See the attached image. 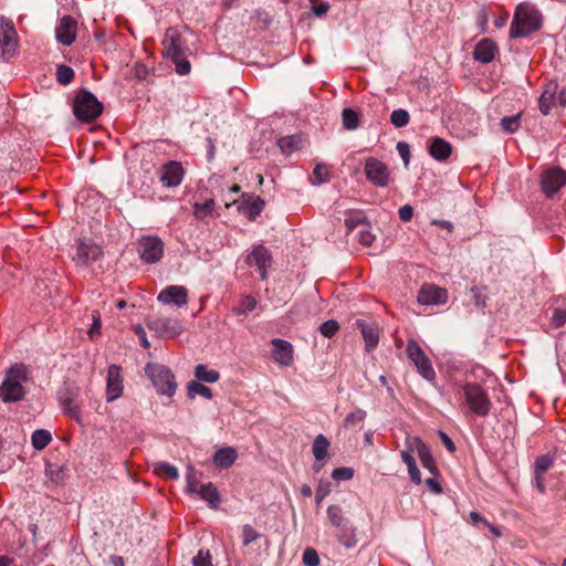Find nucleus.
I'll list each match as a JSON object with an SVG mask.
<instances>
[{"instance_id": "nucleus-59", "label": "nucleus", "mask_w": 566, "mask_h": 566, "mask_svg": "<svg viewBox=\"0 0 566 566\" xmlns=\"http://www.w3.org/2000/svg\"><path fill=\"white\" fill-rule=\"evenodd\" d=\"M430 224L437 226V227L448 231L449 233L452 232V230H453V224L448 220L432 219L430 221Z\"/></svg>"}, {"instance_id": "nucleus-19", "label": "nucleus", "mask_w": 566, "mask_h": 566, "mask_svg": "<svg viewBox=\"0 0 566 566\" xmlns=\"http://www.w3.org/2000/svg\"><path fill=\"white\" fill-rule=\"evenodd\" d=\"M77 22L71 15L62 17L55 28L56 41L63 45H71L76 39Z\"/></svg>"}, {"instance_id": "nucleus-2", "label": "nucleus", "mask_w": 566, "mask_h": 566, "mask_svg": "<svg viewBox=\"0 0 566 566\" xmlns=\"http://www.w3.org/2000/svg\"><path fill=\"white\" fill-rule=\"evenodd\" d=\"M164 55L171 60L179 75H187L191 71V64L187 59V41L177 28H168L163 39Z\"/></svg>"}, {"instance_id": "nucleus-46", "label": "nucleus", "mask_w": 566, "mask_h": 566, "mask_svg": "<svg viewBox=\"0 0 566 566\" xmlns=\"http://www.w3.org/2000/svg\"><path fill=\"white\" fill-rule=\"evenodd\" d=\"M261 537V534L256 532L251 525L247 524L242 527V544L244 546L250 545L252 542Z\"/></svg>"}, {"instance_id": "nucleus-64", "label": "nucleus", "mask_w": 566, "mask_h": 566, "mask_svg": "<svg viewBox=\"0 0 566 566\" xmlns=\"http://www.w3.org/2000/svg\"><path fill=\"white\" fill-rule=\"evenodd\" d=\"M470 522L473 525H478L481 523L485 526V524L488 523V520L485 517H483L480 513L473 511L470 513Z\"/></svg>"}, {"instance_id": "nucleus-23", "label": "nucleus", "mask_w": 566, "mask_h": 566, "mask_svg": "<svg viewBox=\"0 0 566 566\" xmlns=\"http://www.w3.org/2000/svg\"><path fill=\"white\" fill-rule=\"evenodd\" d=\"M497 52L496 44L488 38L480 40L473 51L474 60L481 63H490Z\"/></svg>"}, {"instance_id": "nucleus-58", "label": "nucleus", "mask_w": 566, "mask_h": 566, "mask_svg": "<svg viewBox=\"0 0 566 566\" xmlns=\"http://www.w3.org/2000/svg\"><path fill=\"white\" fill-rule=\"evenodd\" d=\"M408 473H409V476H410V480L415 483V484H420L421 483V473L417 467V463L413 464V465H410L408 468Z\"/></svg>"}, {"instance_id": "nucleus-6", "label": "nucleus", "mask_w": 566, "mask_h": 566, "mask_svg": "<svg viewBox=\"0 0 566 566\" xmlns=\"http://www.w3.org/2000/svg\"><path fill=\"white\" fill-rule=\"evenodd\" d=\"M103 112V104L98 102L96 96L86 91L81 90L76 93L73 102V113L75 117L83 122H92Z\"/></svg>"}, {"instance_id": "nucleus-13", "label": "nucleus", "mask_w": 566, "mask_h": 566, "mask_svg": "<svg viewBox=\"0 0 566 566\" xmlns=\"http://www.w3.org/2000/svg\"><path fill=\"white\" fill-rule=\"evenodd\" d=\"M233 205H237L239 213L253 221L262 212L264 208V201L255 195L242 193L239 199L233 200Z\"/></svg>"}, {"instance_id": "nucleus-62", "label": "nucleus", "mask_w": 566, "mask_h": 566, "mask_svg": "<svg viewBox=\"0 0 566 566\" xmlns=\"http://www.w3.org/2000/svg\"><path fill=\"white\" fill-rule=\"evenodd\" d=\"M329 10V4L327 2H321L312 8V11L315 15L322 17Z\"/></svg>"}, {"instance_id": "nucleus-14", "label": "nucleus", "mask_w": 566, "mask_h": 566, "mask_svg": "<svg viewBox=\"0 0 566 566\" xmlns=\"http://www.w3.org/2000/svg\"><path fill=\"white\" fill-rule=\"evenodd\" d=\"M101 254L102 249L99 245L95 244L91 240L80 239L76 241L73 261L77 264L87 265L88 263L96 261Z\"/></svg>"}, {"instance_id": "nucleus-1", "label": "nucleus", "mask_w": 566, "mask_h": 566, "mask_svg": "<svg viewBox=\"0 0 566 566\" xmlns=\"http://www.w3.org/2000/svg\"><path fill=\"white\" fill-rule=\"evenodd\" d=\"M455 397L459 407L469 416L485 418L493 408L488 390L476 382L458 384Z\"/></svg>"}, {"instance_id": "nucleus-18", "label": "nucleus", "mask_w": 566, "mask_h": 566, "mask_svg": "<svg viewBox=\"0 0 566 566\" xmlns=\"http://www.w3.org/2000/svg\"><path fill=\"white\" fill-rule=\"evenodd\" d=\"M185 170L180 163L170 160L160 168L159 179L163 186L174 188L181 184Z\"/></svg>"}, {"instance_id": "nucleus-24", "label": "nucleus", "mask_w": 566, "mask_h": 566, "mask_svg": "<svg viewBox=\"0 0 566 566\" xmlns=\"http://www.w3.org/2000/svg\"><path fill=\"white\" fill-rule=\"evenodd\" d=\"M451 144L441 137H434L431 139L429 145V154L432 158L438 161H443L451 155Z\"/></svg>"}, {"instance_id": "nucleus-45", "label": "nucleus", "mask_w": 566, "mask_h": 566, "mask_svg": "<svg viewBox=\"0 0 566 566\" xmlns=\"http://www.w3.org/2000/svg\"><path fill=\"white\" fill-rule=\"evenodd\" d=\"M256 306V300L253 296H244L240 304L233 310L237 315H243L252 312Z\"/></svg>"}, {"instance_id": "nucleus-42", "label": "nucleus", "mask_w": 566, "mask_h": 566, "mask_svg": "<svg viewBox=\"0 0 566 566\" xmlns=\"http://www.w3.org/2000/svg\"><path fill=\"white\" fill-rule=\"evenodd\" d=\"M313 185L318 186L325 184L331 178L329 168L325 164H317L313 170Z\"/></svg>"}, {"instance_id": "nucleus-16", "label": "nucleus", "mask_w": 566, "mask_h": 566, "mask_svg": "<svg viewBox=\"0 0 566 566\" xmlns=\"http://www.w3.org/2000/svg\"><path fill=\"white\" fill-rule=\"evenodd\" d=\"M124 379L122 376V367L111 365L107 370L106 379V401L113 402L123 395Z\"/></svg>"}, {"instance_id": "nucleus-26", "label": "nucleus", "mask_w": 566, "mask_h": 566, "mask_svg": "<svg viewBox=\"0 0 566 566\" xmlns=\"http://www.w3.org/2000/svg\"><path fill=\"white\" fill-rule=\"evenodd\" d=\"M357 530L348 522L342 527L337 528L336 537L338 542L347 549L354 548L357 545Z\"/></svg>"}, {"instance_id": "nucleus-47", "label": "nucleus", "mask_w": 566, "mask_h": 566, "mask_svg": "<svg viewBox=\"0 0 566 566\" xmlns=\"http://www.w3.org/2000/svg\"><path fill=\"white\" fill-rule=\"evenodd\" d=\"M338 329H339V325L334 319L326 321L319 325L321 334L327 338L333 337L337 333Z\"/></svg>"}, {"instance_id": "nucleus-63", "label": "nucleus", "mask_w": 566, "mask_h": 566, "mask_svg": "<svg viewBox=\"0 0 566 566\" xmlns=\"http://www.w3.org/2000/svg\"><path fill=\"white\" fill-rule=\"evenodd\" d=\"M397 149L401 156V158L403 159V161L407 164L408 160H409V147L406 143L403 142H399L398 145H397Z\"/></svg>"}, {"instance_id": "nucleus-12", "label": "nucleus", "mask_w": 566, "mask_h": 566, "mask_svg": "<svg viewBox=\"0 0 566 566\" xmlns=\"http://www.w3.org/2000/svg\"><path fill=\"white\" fill-rule=\"evenodd\" d=\"M138 253L146 263H156L163 256L164 242L156 235L144 237L138 243Z\"/></svg>"}, {"instance_id": "nucleus-51", "label": "nucleus", "mask_w": 566, "mask_h": 566, "mask_svg": "<svg viewBox=\"0 0 566 566\" xmlns=\"http://www.w3.org/2000/svg\"><path fill=\"white\" fill-rule=\"evenodd\" d=\"M353 476H354V470L352 468H347V467L337 468L332 473V478L336 481H348Z\"/></svg>"}, {"instance_id": "nucleus-27", "label": "nucleus", "mask_w": 566, "mask_h": 566, "mask_svg": "<svg viewBox=\"0 0 566 566\" xmlns=\"http://www.w3.org/2000/svg\"><path fill=\"white\" fill-rule=\"evenodd\" d=\"M237 458V450L232 447H226L216 451L213 462L218 468L227 469L235 462Z\"/></svg>"}, {"instance_id": "nucleus-25", "label": "nucleus", "mask_w": 566, "mask_h": 566, "mask_svg": "<svg viewBox=\"0 0 566 566\" xmlns=\"http://www.w3.org/2000/svg\"><path fill=\"white\" fill-rule=\"evenodd\" d=\"M557 84L548 83L538 99V107L543 115H548L555 103Z\"/></svg>"}, {"instance_id": "nucleus-38", "label": "nucleus", "mask_w": 566, "mask_h": 566, "mask_svg": "<svg viewBox=\"0 0 566 566\" xmlns=\"http://www.w3.org/2000/svg\"><path fill=\"white\" fill-rule=\"evenodd\" d=\"M366 411L363 410V409H357L356 411L354 412H350L348 413L345 419H344V427L349 429V428H356V427H361V423L364 422V420L366 419Z\"/></svg>"}, {"instance_id": "nucleus-32", "label": "nucleus", "mask_w": 566, "mask_h": 566, "mask_svg": "<svg viewBox=\"0 0 566 566\" xmlns=\"http://www.w3.org/2000/svg\"><path fill=\"white\" fill-rule=\"evenodd\" d=\"M277 144L284 154L291 155L292 153L302 148L303 139L297 135H291L279 139Z\"/></svg>"}, {"instance_id": "nucleus-30", "label": "nucleus", "mask_w": 566, "mask_h": 566, "mask_svg": "<svg viewBox=\"0 0 566 566\" xmlns=\"http://www.w3.org/2000/svg\"><path fill=\"white\" fill-rule=\"evenodd\" d=\"M216 201L212 198L206 199L202 203L196 201L193 203V216L198 220H205L213 217Z\"/></svg>"}, {"instance_id": "nucleus-29", "label": "nucleus", "mask_w": 566, "mask_h": 566, "mask_svg": "<svg viewBox=\"0 0 566 566\" xmlns=\"http://www.w3.org/2000/svg\"><path fill=\"white\" fill-rule=\"evenodd\" d=\"M417 453L423 468L428 469L431 473H436V465L433 457L429 448L419 439H415Z\"/></svg>"}, {"instance_id": "nucleus-7", "label": "nucleus", "mask_w": 566, "mask_h": 566, "mask_svg": "<svg viewBox=\"0 0 566 566\" xmlns=\"http://www.w3.org/2000/svg\"><path fill=\"white\" fill-rule=\"evenodd\" d=\"M186 492L189 494H197L200 499L208 502V504L217 509L220 504V494L217 488L211 483L200 484L196 478V470L192 465L187 467L186 472Z\"/></svg>"}, {"instance_id": "nucleus-15", "label": "nucleus", "mask_w": 566, "mask_h": 566, "mask_svg": "<svg viewBox=\"0 0 566 566\" xmlns=\"http://www.w3.org/2000/svg\"><path fill=\"white\" fill-rule=\"evenodd\" d=\"M247 263L259 271L262 280H266V272L272 264V256L264 245H258L247 255Z\"/></svg>"}, {"instance_id": "nucleus-41", "label": "nucleus", "mask_w": 566, "mask_h": 566, "mask_svg": "<svg viewBox=\"0 0 566 566\" xmlns=\"http://www.w3.org/2000/svg\"><path fill=\"white\" fill-rule=\"evenodd\" d=\"M342 117H343V125L346 129L354 130L358 127L359 116L355 111H353L350 108H345L342 113Z\"/></svg>"}, {"instance_id": "nucleus-48", "label": "nucleus", "mask_w": 566, "mask_h": 566, "mask_svg": "<svg viewBox=\"0 0 566 566\" xmlns=\"http://www.w3.org/2000/svg\"><path fill=\"white\" fill-rule=\"evenodd\" d=\"M302 560L305 566H318L319 556L314 548L307 547L303 552Z\"/></svg>"}, {"instance_id": "nucleus-31", "label": "nucleus", "mask_w": 566, "mask_h": 566, "mask_svg": "<svg viewBox=\"0 0 566 566\" xmlns=\"http://www.w3.org/2000/svg\"><path fill=\"white\" fill-rule=\"evenodd\" d=\"M195 377L197 381L214 384L220 379V374L216 369L208 368L207 365L199 364L195 368Z\"/></svg>"}, {"instance_id": "nucleus-39", "label": "nucleus", "mask_w": 566, "mask_h": 566, "mask_svg": "<svg viewBox=\"0 0 566 566\" xmlns=\"http://www.w3.org/2000/svg\"><path fill=\"white\" fill-rule=\"evenodd\" d=\"M62 408L66 415L71 418L81 422L82 420V411L80 406L71 398H65L62 400Z\"/></svg>"}, {"instance_id": "nucleus-57", "label": "nucleus", "mask_w": 566, "mask_h": 566, "mask_svg": "<svg viewBox=\"0 0 566 566\" xmlns=\"http://www.w3.org/2000/svg\"><path fill=\"white\" fill-rule=\"evenodd\" d=\"M345 226L347 228V232H352L355 228H357L358 226H364L363 224V218L360 217H347L345 219Z\"/></svg>"}, {"instance_id": "nucleus-11", "label": "nucleus", "mask_w": 566, "mask_h": 566, "mask_svg": "<svg viewBox=\"0 0 566 566\" xmlns=\"http://www.w3.org/2000/svg\"><path fill=\"white\" fill-rule=\"evenodd\" d=\"M566 184V171L558 167L545 169L541 175V187L547 198H553Z\"/></svg>"}, {"instance_id": "nucleus-21", "label": "nucleus", "mask_w": 566, "mask_h": 566, "mask_svg": "<svg viewBox=\"0 0 566 566\" xmlns=\"http://www.w3.org/2000/svg\"><path fill=\"white\" fill-rule=\"evenodd\" d=\"M157 300L166 305L185 306L188 303V291L181 285H170L158 294Z\"/></svg>"}, {"instance_id": "nucleus-37", "label": "nucleus", "mask_w": 566, "mask_h": 566, "mask_svg": "<svg viewBox=\"0 0 566 566\" xmlns=\"http://www.w3.org/2000/svg\"><path fill=\"white\" fill-rule=\"evenodd\" d=\"M521 126V113L505 116L500 120L501 129L506 134H513L518 130Z\"/></svg>"}, {"instance_id": "nucleus-28", "label": "nucleus", "mask_w": 566, "mask_h": 566, "mask_svg": "<svg viewBox=\"0 0 566 566\" xmlns=\"http://www.w3.org/2000/svg\"><path fill=\"white\" fill-rule=\"evenodd\" d=\"M358 326L361 328L366 352H373L379 342L378 328L373 325H367L363 322H358Z\"/></svg>"}, {"instance_id": "nucleus-17", "label": "nucleus", "mask_w": 566, "mask_h": 566, "mask_svg": "<svg viewBox=\"0 0 566 566\" xmlns=\"http://www.w3.org/2000/svg\"><path fill=\"white\" fill-rule=\"evenodd\" d=\"M18 45V34L10 20L1 18L0 49L2 55L11 57Z\"/></svg>"}, {"instance_id": "nucleus-40", "label": "nucleus", "mask_w": 566, "mask_h": 566, "mask_svg": "<svg viewBox=\"0 0 566 566\" xmlns=\"http://www.w3.org/2000/svg\"><path fill=\"white\" fill-rule=\"evenodd\" d=\"M410 116L409 113L403 108H398L392 111L390 115V123L396 128H402L409 124Z\"/></svg>"}, {"instance_id": "nucleus-60", "label": "nucleus", "mask_w": 566, "mask_h": 566, "mask_svg": "<svg viewBox=\"0 0 566 566\" xmlns=\"http://www.w3.org/2000/svg\"><path fill=\"white\" fill-rule=\"evenodd\" d=\"M135 333L138 335L139 337V340H140V345L144 347V348H149L150 347V343L148 342L147 339V335H146V332L144 331V328L142 326H136L135 327Z\"/></svg>"}, {"instance_id": "nucleus-4", "label": "nucleus", "mask_w": 566, "mask_h": 566, "mask_svg": "<svg viewBox=\"0 0 566 566\" xmlns=\"http://www.w3.org/2000/svg\"><path fill=\"white\" fill-rule=\"evenodd\" d=\"M29 380V370L24 364L11 366L0 386V398L3 402H18L24 399V384Z\"/></svg>"}, {"instance_id": "nucleus-44", "label": "nucleus", "mask_w": 566, "mask_h": 566, "mask_svg": "<svg viewBox=\"0 0 566 566\" xmlns=\"http://www.w3.org/2000/svg\"><path fill=\"white\" fill-rule=\"evenodd\" d=\"M73 77L74 71L72 67L64 64L57 66L56 78L60 84L67 85L72 82Z\"/></svg>"}, {"instance_id": "nucleus-36", "label": "nucleus", "mask_w": 566, "mask_h": 566, "mask_svg": "<svg viewBox=\"0 0 566 566\" xmlns=\"http://www.w3.org/2000/svg\"><path fill=\"white\" fill-rule=\"evenodd\" d=\"M51 433L44 429H38L32 433L31 442L35 450H43L51 442Z\"/></svg>"}, {"instance_id": "nucleus-5", "label": "nucleus", "mask_w": 566, "mask_h": 566, "mask_svg": "<svg viewBox=\"0 0 566 566\" xmlns=\"http://www.w3.org/2000/svg\"><path fill=\"white\" fill-rule=\"evenodd\" d=\"M145 374L150 379L158 395L171 398L176 394L177 381L175 375L167 366L148 363L145 366Z\"/></svg>"}, {"instance_id": "nucleus-54", "label": "nucleus", "mask_w": 566, "mask_h": 566, "mask_svg": "<svg viewBox=\"0 0 566 566\" xmlns=\"http://www.w3.org/2000/svg\"><path fill=\"white\" fill-rule=\"evenodd\" d=\"M552 323L555 327H562L566 324V310L556 308L552 316Z\"/></svg>"}, {"instance_id": "nucleus-35", "label": "nucleus", "mask_w": 566, "mask_h": 566, "mask_svg": "<svg viewBox=\"0 0 566 566\" xmlns=\"http://www.w3.org/2000/svg\"><path fill=\"white\" fill-rule=\"evenodd\" d=\"M188 396L195 398L196 396H202L207 399L212 398V391L209 387L200 381L191 380L188 382Z\"/></svg>"}, {"instance_id": "nucleus-9", "label": "nucleus", "mask_w": 566, "mask_h": 566, "mask_svg": "<svg viewBox=\"0 0 566 566\" xmlns=\"http://www.w3.org/2000/svg\"><path fill=\"white\" fill-rule=\"evenodd\" d=\"M364 171L367 180L376 187H387L390 180V171L387 165L375 157L365 160Z\"/></svg>"}, {"instance_id": "nucleus-8", "label": "nucleus", "mask_w": 566, "mask_h": 566, "mask_svg": "<svg viewBox=\"0 0 566 566\" xmlns=\"http://www.w3.org/2000/svg\"><path fill=\"white\" fill-rule=\"evenodd\" d=\"M406 354L408 359L413 364L419 375L428 381L436 379V371L428 356L424 354L420 345L410 339L407 343Z\"/></svg>"}, {"instance_id": "nucleus-33", "label": "nucleus", "mask_w": 566, "mask_h": 566, "mask_svg": "<svg viewBox=\"0 0 566 566\" xmlns=\"http://www.w3.org/2000/svg\"><path fill=\"white\" fill-rule=\"evenodd\" d=\"M329 441L325 436L318 434L313 442V454L316 462H324L327 458Z\"/></svg>"}, {"instance_id": "nucleus-20", "label": "nucleus", "mask_w": 566, "mask_h": 566, "mask_svg": "<svg viewBox=\"0 0 566 566\" xmlns=\"http://www.w3.org/2000/svg\"><path fill=\"white\" fill-rule=\"evenodd\" d=\"M448 301L447 290L434 284H424L418 294V302L422 305H441Z\"/></svg>"}, {"instance_id": "nucleus-53", "label": "nucleus", "mask_w": 566, "mask_h": 566, "mask_svg": "<svg viewBox=\"0 0 566 566\" xmlns=\"http://www.w3.org/2000/svg\"><path fill=\"white\" fill-rule=\"evenodd\" d=\"M46 474L50 475L51 480L59 483L64 479V470L61 467L48 465Z\"/></svg>"}, {"instance_id": "nucleus-55", "label": "nucleus", "mask_w": 566, "mask_h": 566, "mask_svg": "<svg viewBox=\"0 0 566 566\" xmlns=\"http://www.w3.org/2000/svg\"><path fill=\"white\" fill-rule=\"evenodd\" d=\"M374 240H375V237H374V234L368 229H366L364 227L361 230H359V232H358V241L363 245L369 247V245L373 244Z\"/></svg>"}, {"instance_id": "nucleus-49", "label": "nucleus", "mask_w": 566, "mask_h": 566, "mask_svg": "<svg viewBox=\"0 0 566 566\" xmlns=\"http://www.w3.org/2000/svg\"><path fill=\"white\" fill-rule=\"evenodd\" d=\"M192 566H213L209 551L200 549L192 558Z\"/></svg>"}, {"instance_id": "nucleus-43", "label": "nucleus", "mask_w": 566, "mask_h": 566, "mask_svg": "<svg viewBox=\"0 0 566 566\" xmlns=\"http://www.w3.org/2000/svg\"><path fill=\"white\" fill-rule=\"evenodd\" d=\"M553 458L547 454L538 457L534 463V474H544L553 467Z\"/></svg>"}, {"instance_id": "nucleus-22", "label": "nucleus", "mask_w": 566, "mask_h": 566, "mask_svg": "<svg viewBox=\"0 0 566 566\" xmlns=\"http://www.w3.org/2000/svg\"><path fill=\"white\" fill-rule=\"evenodd\" d=\"M272 357L274 361L281 366H291L294 360V349L290 342L274 338L272 340Z\"/></svg>"}, {"instance_id": "nucleus-56", "label": "nucleus", "mask_w": 566, "mask_h": 566, "mask_svg": "<svg viewBox=\"0 0 566 566\" xmlns=\"http://www.w3.org/2000/svg\"><path fill=\"white\" fill-rule=\"evenodd\" d=\"M399 219L402 222H408L412 219L413 216V208L410 205H405L399 208L398 210Z\"/></svg>"}, {"instance_id": "nucleus-52", "label": "nucleus", "mask_w": 566, "mask_h": 566, "mask_svg": "<svg viewBox=\"0 0 566 566\" xmlns=\"http://www.w3.org/2000/svg\"><path fill=\"white\" fill-rule=\"evenodd\" d=\"M159 473L170 478L171 480H178L179 479V472L178 469L169 463H160L158 465Z\"/></svg>"}, {"instance_id": "nucleus-3", "label": "nucleus", "mask_w": 566, "mask_h": 566, "mask_svg": "<svg viewBox=\"0 0 566 566\" xmlns=\"http://www.w3.org/2000/svg\"><path fill=\"white\" fill-rule=\"evenodd\" d=\"M541 27L542 14L536 6L531 2H522L515 9L510 27V36L513 39L525 38L538 31Z\"/></svg>"}, {"instance_id": "nucleus-34", "label": "nucleus", "mask_w": 566, "mask_h": 566, "mask_svg": "<svg viewBox=\"0 0 566 566\" xmlns=\"http://www.w3.org/2000/svg\"><path fill=\"white\" fill-rule=\"evenodd\" d=\"M326 513L331 524L336 528H339L349 522L342 507L338 505H329Z\"/></svg>"}, {"instance_id": "nucleus-50", "label": "nucleus", "mask_w": 566, "mask_h": 566, "mask_svg": "<svg viewBox=\"0 0 566 566\" xmlns=\"http://www.w3.org/2000/svg\"><path fill=\"white\" fill-rule=\"evenodd\" d=\"M93 323L91 328L88 329V337L94 340L99 334L102 328L101 315L97 311H94L92 314Z\"/></svg>"}, {"instance_id": "nucleus-61", "label": "nucleus", "mask_w": 566, "mask_h": 566, "mask_svg": "<svg viewBox=\"0 0 566 566\" xmlns=\"http://www.w3.org/2000/svg\"><path fill=\"white\" fill-rule=\"evenodd\" d=\"M439 436L441 438V441H442L443 446L450 452H454L455 451V446H454L453 441L451 440V438L447 433H444L443 431H439Z\"/></svg>"}, {"instance_id": "nucleus-10", "label": "nucleus", "mask_w": 566, "mask_h": 566, "mask_svg": "<svg viewBox=\"0 0 566 566\" xmlns=\"http://www.w3.org/2000/svg\"><path fill=\"white\" fill-rule=\"evenodd\" d=\"M147 326L161 338H175L184 332L182 323L176 317H154L148 321Z\"/></svg>"}]
</instances>
